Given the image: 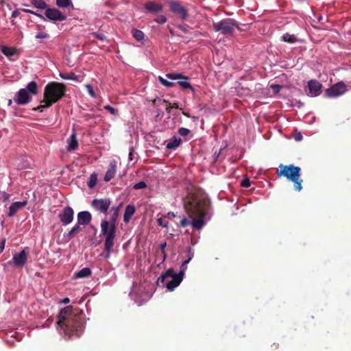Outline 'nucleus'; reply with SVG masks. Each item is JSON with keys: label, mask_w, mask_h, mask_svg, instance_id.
<instances>
[{"label": "nucleus", "mask_w": 351, "mask_h": 351, "mask_svg": "<svg viewBox=\"0 0 351 351\" xmlns=\"http://www.w3.org/2000/svg\"><path fill=\"white\" fill-rule=\"evenodd\" d=\"M20 14L19 10H14L12 13V18H16Z\"/></svg>", "instance_id": "obj_52"}, {"label": "nucleus", "mask_w": 351, "mask_h": 351, "mask_svg": "<svg viewBox=\"0 0 351 351\" xmlns=\"http://www.w3.org/2000/svg\"><path fill=\"white\" fill-rule=\"evenodd\" d=\"M28 252L25 250H23L19 253H15L13 255V263L16 267H23L27 262Z\"/></svg>", "instance_id": "obj_15"}, {"label": "nucleus", "mask_w": 351, "mask_h": 351, "mask_svg": "<svg viewBox=\"0 0 351 351\" xmlns=\"http://www.w3.org/2000/svg\"><path fill=\"white\" fill-rule=\"evenodd\" d=\"M131 34L137 41H141L144 39L145 34L141 30L133 29Z\"/></svg>", "instance_id": "obj_28"}, {"label": "nucleus", "mask_w": 351, "mask_h": 351, "mask_svg": "<svg viewBox=\"0 0 351 351\" xmlns=\"http://www.w3.org/2000/svg\"><path fill=\"white\" fill-rule=\"evenodd\" d=\"M87 88L88 89V92H89V94L92 96V97H95V92L92 88V86L90 85H88L87 86Z\"/></svg>", "instance_id": "obj_51"}, {"label": "nucleus", "mask_w": 351, "mask_h": 351, "mask_svg": "<svg viewBox=\"0 0 351 351\" xmlns=\"http://www.w3.org/2000/svg\"><path fill=\"white\" fill-rule=\"evenodd\" d=\"M105 237L104 241V257L106 258H109L110 256L111 252L112 251V247L114 245V239L115 237L104 235Z\"/></svg>", "instance_id": "obj_17"}, {"label": "nucleus", "mask_w": 351, "mask_h": 351, "mask_svg": "<svg viewBox=\"0 0 351 351\" xmlns=\"http://www.w3.org/2000/svg\"><path fill=\"white\" fill-rule=\"evenodd\" d=\"M215 32H219L223 34H232L235 28H239L238 25L233 19H225L213 25Z\"/></svg>", "instance_id": "obj_7"}, {"label": "nucleus", "mask_w": 351, "mask_h": 351, "mask_svg": "<svg viewBox=\"0 0 351 351\" xmlns=\"http://www.w3.org/2000/svg\"><path fill=\"white\" fill-rule=\"evenodd\" d=\"M8 106H11L12 104V100L11 99H8Z\"/></svg>", "instance_id": "obj_61"}, {"label": "nucleus", "mask_w": 351, "mask_h": 351, "mask_svg": "<svg viewBox=\"0 0 351 351\" xmlns=\"http://www.w3.org/2000/svg\"><path fill=\"white\" fill-rule=\"evenodd\" d=\"M158 80L164 86L167 87V88H171L176 85L175 83L167 81V80L164 79L161 76L158 77Z\"/></svg>", "instance_id": "obj_34"}, {"label": "nucleus", "mask_w": 351, "mask_h": 351, "mask_svg": "<svg viewBox=\"0 0 351 351\" xmlns=\"http://www.w3.org/2000/svg\"><path fill=\"white\" fill-rule=\"evenodd\" d=\"M45 16L53 21H62L66 20V16L62 14L59 10L56 8H47L45 12Z\"/></svg>", "instance_id": "obj_14"}, {"label": "nucleus", "mask_w": 351, "mask_h": 351, "mask_svg": "<svg viewBox=\"0 0 351 351\" xmlns=\"http://www.w3.org/2000/svg\"><path fill=\"white\" fill-rule=\"evenodd\" d=\"M166 217L169 219L174 218L176 217V214L173 212H169Z\"/></svg>", "instance_id": "obj_53"}, {"label": "nucleus", "mask_w": 351, "mask_h": 351, "mask_svg": "<svg viewBox=\"0 0 351 351\" xmlns=\"http://www.w3.org/2000/svg\"><path fill=\"white\" fill-rule=\"evenodd\" d=\"M5 239H3L0 242V252H3L5 248Z\"/></svg>", "instance_id": "obj_50"}, {"label": "nucleus", "mask_w": 351, "mask_h": 351, "mask_svg": "<svg viewBox=\"0 0 351 351\" xmlns=\"http://www.w3.org/2000/svg\"><path fill=\"white\" fill-rule=\"evenodd\" d=\"M74 211L70 206L65 207L58 215V217L64 226H66L73 220Z\"/></svg>", "instance_id": "obj_13"}, {"label": "nucleus", "mask_w": 351, "mask_h": 351, "mask_svg": "<svg viewBox=\"0 0 351 351\" xmlns=\"http://www.w3.org/2000/svg\"><path fill=\"white\" fill-rule=\"evenodd\" d=\"M282 40L285 42L289 43H293L296 41V38L294 35L289 34L288 33L285 34L282 36Z\"/></svg>", "instance_id": "obj_33"}, {"label": "nucleus", "mask_w": 351, "mask_h": 351, "mask_svg": "<svg viewBox=\"0 0 351 351\" xmlns=\"http://www.w3.org/2000/svg\"><path fill=\"white\" fill-rule=\"evenodd\" d=\"M97 176L96 173H93L90 175L89 181L88 182V186L90 189H93L97 183Z\"/></svg>", "instance_id": "obj_32"}, {"label": "nucleus", "mask_w": 351, "mask_h": 351, "mask_svg": "<svg viewBox=\"0 0 351 351\" xmlns=\"http://www.w3.org/2000/svg\"><path fill=\"white\" fill-rule=\"evenodd\" d=\"M56 3L60 8H66L70 5L73 7L71 0H56Z\"/></svg>", "instance_id": "obj_29"}, {"label": "nucleus", "mask_w": 351, "mask_h": 351, "mask_svg": "<svg viewBox=\"0 0 351 351\" xmlns=\"http://www.w3.org/2000/svg\"><path fill=\"white\" fill-rule=\"evenodd\" d=\"M32 14H34V15H36V16H37L40 17V19H43V20H45V18L44 17V16H43V15H42V14H40L37 13L36 12H34V13H32Z\"/></svg>", "instance_id": "obj_56"}, {"label": "nucleus", "mask_w": 351, "mask_h": 351, "mask_svg": "<svg viewBox=\"0 0 351 351\" xmlns=\"http://www.w3.org/2000/svg\"><path fill=\"white\" fill-rule=\"evenodd\" d=\"M32 5L39 10H45L47 8L48 5L43 0H31Z\"/></svg>", "instance_id": "obj_27"}, {"label": "nucleus", "mask_w": 351, "mask_h": 351, "mask_svg": "<svg viewBox=\"0 0 351 351\" xmlns=\"http://www.w3.org/2000/svg\"><path fill=\"white\" fill-rule=\"evenodd\" d=\"M275 86H276V88H280V86H279V85H276Z\"/></svg>", "instance_id": "obj_64"}, {"label": "nucleus", "mask_w": 351, "mask_h": 351, "mask_svg": "<svg viewBox=\"0 0 351 351\" xmlns=\"http://www.w3.org/2000/svg\"><path fill=\"white\" fill-rule=\"evenodd\" d=\"M171 107L175 108H178V104L174 103Z\"/></svg>", "instance_id": "obj_60"}, {"label": "nucleus", "mask_w": 351, "mask_h": 351, "mask_svg": "<svg viewBox=\"0 0 351 351\" xmlns=\"http://www.w3.org/2000/svg\"><path fill=\"white\" fill-rule=\"evenodd\" d=\"M3 196H4V199L5 200H8L10 197V195L9 194H7V193H3Z\"/></svg>", "instance_id": "obj_59"}, {"label": "nucleus", "mask_w": 351, "mask_h": 351, "mask_svg": "<svg viewBox=\"0 0 351 351\" xmlns=\"http://www.w3.org/2000/svg\"><path fill=\"white\" fill-rule=\"evenodd\" d=\"M68 148L67 149L69 151L71 150H75L78 147V142L77 140V136L75 132H73L70 137L69 138L68 141Z\"/></svg>", "instance_id": "obj_23"}, {"label": "nucleus", "mask_w": 351, "mask_h": 351, "mask_svg": "<svg viewBox=\"0 0 351 351\" xmlns=\"http://www.w3.org/2000/svg\"><path fill=\"white\" fill-rule=\"evenodd\" d=\"M181 138L173 136V138L167 144L166 147L169 149H174L177 148L181 143Z\"/></svg>", "instance_id": "obj_26"}, {"label": "nucleus", "mask_w": 351, "mask_h": 351, "mask_svg": "<svg viewBox=\"0 0 351 351\" xmlns=\"http://www.w3.org/2000/svg\"><path fill=\"white\" fill-rule=\"evenodd\" d=\"M180 226L183 227V228H186L189 225H191V220L189 219L188 218L186 217H184L181 221H180Z\"/></svg>", "instance_id": "obj_40"}, {"label": "nucleus", "mask_w": 351, "mask_h": 351, "mask_svg": "<svg viewBox=\"0 0 351 351\" xmlns=\"http://www.w3.org/2000/svg\"><path fill=\"white\" fill-rule=\"evenodd\" d=\"M27 204V201H23V202H13L10 208H9V212L8 213V217H13L16 215V213L21 209H22L23 207H25Z\"/></svg>", "instance_id": "obj_19"}, {"label": "nucleus", "mask_w": 351, "mask_h": 351, "mask_svg": "<svg viewBox=\"0 0 351 351\" xmlns=\"http://www.w3.org/2000/svg\"><path fill=\"white\" fill-rule=\"evenodd\" d=\"M194 34H195V36H198L199 34V33L198 32H195L194 33Z\"/></svg>", "instance_id": "obj_62"}, {"label": "nucleus", "mask_w": 351, "mask_h": 351, "mask_svg": "<svg viewBox=\"0 0 351 351\" xmlns=\"http://www.w3.org/2000/svg\"><path fill=\"white\" fill-rule=\"evenodd\" d=\"M111 204L109 199H94L91 202V206L96 210L106 214Z\"/></svg>", "instance_id": "obj_11"}, {"label": "nucleus", "mask_w": 351, "mask_h": 351, "mask_svg": "<svg viewBox=\"0 0 351 351\" xmlns=\"http://www.w3.org/2000/svg\"><path fill=\"white\" fill-rule=\"evenodd\" d=\"M36 38L47 39L49 38V34L45 32L39 31L36 35Z\"/></svg>", "instance_id": "obj_39"}, {"label": "nucleus", "mask_w": 351, "mask_h": 351, "mask_svg": "<svg viewBox=\"0 0 351 351\" xmlns=\"http://www.w3.org/2000/svg\"><path fill=\"white\" fill-rule=\"evenodd\" d=\"M279 168L280 169L276 172L278 177L286 178L289 181L293 182V187L296 191H302L303 180L300 178L301 168L293 165H285L283 164H280Z\"/></svg>", "instance_id": "obj_3"}, {"label": "nucleus", "mask_w": 351, "mask_h": 351, "mask_svg": "<svg viewBox=\"0 0 351 351\" xmlns=\"http://www.w3.org/2000/svg\"><path fill=\"white\" fill-rule=\"evenodd\" d=\"M302 138V136L300 133H298L297 135L295 136V139L296 141H301Z\"/></svg>", "instance_id": "obj_55"}, {"label": "nucleus", "mask_w": 351, "mask_h": 351, "mask_svg": "<svg viewBox=\"0 0 351 351\" xmlns=\"http://www.w3.org/2000/svg\"><path fill=\"white\" fill-rule=\"evenodd\" d=\"M61 78L64 80H76L77 76L74 73H60V74Z\"/></svg>", "instance_id": "obj_35"}, {"label": "nucleus", "mask_w": 351, "mask_h": 351, "mask_svg": "<svg viewBox=\"0 0 351 351\" xmlns=\"http://www.w3.org/2000/svg\"><path fill=\"white\" fill-rule=\"evenodd\" d=\"M58 324L64 328L65 333L69 337L75 335L79 337L85 327L84 314L78 311L75 313L72 306H66L59 313Z\"/></svg>", "instance_id": "obj_2"}, {"label": "nucleus", "mask_w": 351, "mask_h": 351, "mask_svg": "<svg viewBox=\"0 0 351 351\" xmlns=\"http://www.w3.org/2000/svg\"><path fill=\"white\" fill-rule=\"evenodd\" d=\"M158 225L164 228H168V223H164V220L162 217L157 219Z\"/></svg>", "instance_id": "obj_46"}, {"label": "nucleus", "mask_w": 351, "mask_h": 351, "mask_svg": "<svg viewBox=\"0 0 351 351\" xmlns=\"http://www.w3.org/2000/svg\"><path fill=\"white\" fill-rule=\"evenodd\" d=\"M69 302H70V300H69V298H64V299L62 300V302L63 304H67V303H69Z\"/></svg>", "instance_id": "obj_58"}, {"label": "nucleus", "mask_w": 351, "mask_h": 351, "mask_svg": "<svg viewBox=\"0 0 351 351\" xmlns=\"http://www.w3.org/2000/svg\"><path fill=\"white\" fill-rule=\"evenodd\" d=\"M169 9L171 12L183 21L186 20L189 16L187 9L182 6L178 1L169 2Z\"/></svg>", "instance_id": "obj_10"}, {"label": "nucleus", "mask_w": 351, "mask_h": 351, "mask_svg": "<svg viewBox=\"0 0 351 351\" xmlns=\"http://www.w3.org/2000/svg\"><path fill=\"white\" fill-rule=\"evenodd\" d=\"M66 94V86L60 82H51L48 83L44 90L43 97L48 101L47 106H52L58 101Z\"/></svg>", "instance_id": "obj_4"}, {"label": "nucleus", "mask_w": 351, "mask_h": 351, "mask_svg": "<svg viewBox=\"0 0 351 351\" xmlns=\"http://www.w3.org/2000/svg\"><path fill=\"white\" fill-rule=\"evenodd\" d=\"M192 256H193V255H189V258H188L187 260H185V261L182 263V264H183L184 265H186L190 262V261L191 260Z\"/></svg>", "instance_id": "obj_54"}, {"label": "nucleus", "mask_w": 351, "mask_h": 351, "mask_svg": "<svg viewBox=\"0 0 351 351\" xmlns=\"http://www.w3.org/2000/svg\"><path fill=\"white\" fill-rule=\"evenodd\" d=\"M144 8L147 12L156 14L162 10L163 6L155 1H149L145 3Z\"/></svg>", "instance_id": "obj_18"}, {"label": "nucleus", "mask_w": 351, "mask_h": 351, "mask_svg": "<svg viewBox=\"0 0 351 351\" xmlns=\"http://www.w3.org/2000/svg\"><path fill=\"white\" fill-rule=\"evenodd\" d=\"M14 101L19 106H24L32 101V96L26 89L21 88L15 95Z\"/></svg>", "instance_id": "obj_12"}, {"label": "nucleus", "mask_w": 351, "mask_h": 351, "mask_svg": "<svg viewBox=\"0 0 351 351\" xmlns=\"http://www.w3.org/2000/svg\"><path fill=\"white\" fill-rule=\"evenodd\" d=\"M241 185L244 188H247L250 186L251 182L249 178H246L241 181Z\"/></svg>", "instance_id": "obj_43"}, {"label": "nucleus", "mask_w": 351, "mask_h": 351, "mask_svg": "<svg viewBox=\"0 0 351 351\" xmlns=\"http://www.w3.org/2000/svg\"><path fill=\"white\" fill-rule=\"evenodd\" d=\"M208 198L194 193L189 194L184 200V206L191 219V226L194 230H199L205 224L204 219L210 209Z\"/></svg>", "instance_id": "obj_1"}, {"label": "nucleus", "mask_w": 351, "mask_h": 351, "mask_svg": "<svg viewBox=\"0 0 351 351\" xmlns=\"http://www.w3.org/2000/svg\"><path fill=\"white\" fill-rule=\"evenodd\" d=\"M21 11H23L24 12H27V13H30V14L34 13L33 10H29V9H21Z\"/></svg>", "instance_id": "obj_57"}, {"label": "nucleus", "mask_w": 351, "mask_h": 351, "mask_svg": "<svg viewBox=\"0 0 351 351\" xmlns=\"http://www.w3.org/2000/svg\"><path fill=\"white\" fill-rule=\"evenodd\" d=\"M25 89L27 90V93H29L31 96L37 95L38 92V84L34 81L28 83Z\"/></svg>", "instance_id": "obj_24"}, {"label": "nucleus", "mask_w": 351, "mask_h": 351, "mask_svg": "<svg viewBox=\"0 0 351 351\" xmlns=\"http://www.w3.org/2000/svg\"><path fill=\"white\" fill-rule=\"evenodd\" d=\"M122 204L118 206H112L110 211L109 220H102L101 223V232L103 235L115 237L117 220L119 217L120 207Z\"/></svg>", "instance_id": "obj_5"}, {"label": "nucleus", "mask_w": 351, "mask_h": 351, "mask_svg": "<svg viewBox=\"0 0 351 351\" xmlns=\"http://www.w3.org/2000/svg\"><path fill=\"white\" fill-rule=\"evenodd\" d=\"M169 32L171 33V34H173V31L171 29H169Z\"/></svg>", "instance_id": "obj_63"}, {"label": "nucleus", "mask_w": 351, "mask_h": 351, "mask_svg": "<svg viewBox=\"0 0 351 351\" xmlns=\"http://www.w3.org/2000/svg\"><path fill=\"white\" fill-rule=\"evenodd\" d=\"M162 101V103L166 104V105H167L166 110L167 111V112H169H169H171V108H172V107L171 106V104H170V102H169V101L165 100V99H163Z\"/></svg>", "instance_id": "obj_49"}, {"label": "nucleus", "mask_w": 351, "mask_h": 351, "mask_svg": "<svg viewBox=\"0 0 351 351\" xmlns=\"http://www.w3.org/2000/svg\"><path fill=\"white\" fill-rule=\"evenodd\" d=\"M186 269V265H184L183 264H182V265L180 267V272L177 274L181 275L182 278H183Z\"/></svg>", "instance_id": "obj_48"}, {"label": "nucleus", "mask_w": 351, "mask_h": 351, "mask_svg": "<svg viewBox=\"0 0 351 351\" xmlns=\"http://www.w3.org/2000/svg\"><path fill=\"white\" fill-rule=\"evenodd\" d=\"M181 275L174 272L173 269L169 268L158 278V281L163 285L165 283L167 289L171 291H173L182 281Z\"/></svg>", "instance_id": "obj_6"}, {"label": "nucleus", "mask_w": 351, "mask_h": 351, "mask_svg": "<svg viewBox=\"0 0 351 351\" xmlns=\"http://www.w3.org/2000/svg\"><path fill=\"white\" fill-rule=\"evenodd\" d=\"M1 51L6 56H12L15 54L16 49L14 48L3 46Z\"/></svg>", "instance_id": "obj_31"}, {"label": "nucleus", "mask_w": 351, "mask_h": 351, "mask_svg": "<svg viewBox=\"0 0 351 351\" xmlns=\"http://www.w3.org/2000/svg\"><path fill=\"white\" fill-rule=\"evenodd\" d=\"M92 274V271L90 268L88 267H84L77 272H75L74 274L75 278H87L90 276Z\"/></svg>", "instance_id": "obj_25"}, {"label": "nucleus", "mask_w": 351, "mask_h": 351, "mask_svg": "<svg viewBox=\"0 0 351 351\" xmlns=\"http://www.w3.org/2000/svg\"><path fill=\"white\" fill-rule=\"evenodd\" d=\"M135 210H136L135 207L133 205L130 204L125 207V213H124V215H123V221L125 223H128L130 221L132 216L134 214Z\"/></svg>", "instance_id": "obj_22"}, {"label": "nucleus", "mask_w": 351, "mask_h": 351, "mask_svg": "<svg viewBox=\"0 0 351 351\" xmlns=\"http://www.w3.org/2000/svg\"><path fill=\"white\" fill-rule=\"evenodd\" d=\"M178 28L179 29H180L182 32H183L184 33H188L189 27L186 24H183V25H178Z\"/></svg>", "instance_id": "obj_44"}, {"label": "nucleus", "mask_w": 351, "mask_h": 351, "mask_svg": "<svg viewBox=\"0 0 351 351\" xmlns=\"http://www.w3.org/2000/svg\"><path fill=\"white\" fill-rule=\"evenodd\" d=\"M117 172V162L115 160H112L110 162L109 165V168L108 171L106 173V175L104 176V181L109 182L110 180H112Z\"/></svg>", "instance_id": "obj_21"}, {"label": "nucleus", "mask_w": 351, "mask_h": 351, "mask_svg": "<svg viewBox=\"0 0 351 351\" xmlns=\"http://www.w3.org/2000/svg\"><path fill=\"white\" fill-rule=\"evenodd\" d=\"M147 186L146 182L144 181H141L136 184H135L133 186L134 189H144Z\"/></svg>", "instance_id": "obj_41"}, {"label": "nucleus", "mask_w": 351, "mask_h": 351, "mask_svg": "<svg viewBox=\"0 0 351 351\" xmlns=\"http://www.w3.org/2000/svg\"><path fill=\"white\" fill-rule=\"evenodd\" d=\"M190 133V130L187 128H181L179 129L178 130V134L180 135V136H187Z\"/></svg>", "instance_id": "obj_42"}, {"label": "nucleus", "mask_w": 351, "mask_h": 351, "mask_svg": "<svg viewBox=\"0 0 351 351\" xmlns=\"http://www.w3.org/2000/svg\"><path fill=\"white\" fill-rule=\"evenodd\" d=\"M104 109L108 110L112 114H115L117 112V110L114 108H112V106H108V105L105 106Z\"/></svg>", "instance_id": "obj_47"}, {"label": "nucleus", "mask_w": 351, "mask_h": 351, "mask_svg": "<svg viewBox=\"0 0 351 351\" xmlns=\"http://www.w3.org/2000/svg\"><path fill=\"white\" fill-rule=\"evenodd\" d=\"M166 77L170 80H178V84L183 89H190L193 92L195 91L194 88L189 82V77L182 75L180 73H169L166 74Z\"/></svg>", "instance_id": "obj_8"}, {"label": "nucleus", "mask_w": 351, "mask_h": 351, "mask_svg": "<svg viewBox=\"0 0 351 351\" xmlns=\"http://www.w3.org/2000/svg\"><path fill=\"white\" fill-rule=\"evenodd\" d=\"M167 246V243L163 242L160 244V249L161 250L162 254V263H163L166 258H167V253L165 252V247Z\"/></svg>", "instance_id": "obj_37"}, {"label": "nucleus", "mask_w": 351, "mask_h": 351, "mask_svg": "<svg viewBox=\"0 0 351 351\" xmlns=\"http://www.w3.org/2000/svg\"><path fill=\"white\" fill-rule=\"evenodd\" d=\"M42 102H43L44 104H42V105H40V106H37L36 108H34L33 110L42 112L43 108H49V107L51 106H47L48 104V101H47L45 99H43V101Z\"/></svg>", "instance_id": "obj_36"}, {"label": "nucleus", "mask_w": 351, "mask_h": 351, "mask_svg": "<svg viewBox=\"0 0 351 351\" xmlns=\"http://www.w3.org/2000/svg\"><path fill=\"white\" fill-rule=\"evenodd\" d=\"M308 87L309 89L308 95L311 97H316L320 95L322 85L319 81L311 80L308 82Z\"/></svg>", "instance_id": "obj_16"}, {"label": "nucleus", "mask_w": 351, "mask_h": 351, "mask_svg": "<svg viewBox=\"0 0 351 351\" xmlns=\"http://www.w3.org/2000/svg\"><path fill=\"white\" fill-rule=\"evenodd\" d=\"M167 18L164 15H158L156 19H154V21L159 24H164L167 22Z\"/></svg>", "instance_id": "obj_38"}, {"label": "nucleus", "mask_w": 351, "mask_h": 351, "mask_svg": "<svg viewBox=\"0 0 351 351\" xmlns=\"http://www.w3.org/2000/svg\"><path fill=\"white\" fill-rule=\"evenodd\" d=\"M346 91V85L343 82H340L327 88L325 95L328 97H337L343 95Z\"/></svg>", "instance_id": "obj_9"}, {"label": "nucleus", "mask_w": 351, "mask_h": 351, "mask_svg": "<svg viewBox=\"0 0 351 351\" xmlns=\"http://www.w3.org/2000/svg\"><path fill=\"white\" fill-rule=\"evenodd\" d=\"M80 230H81V228H80V225L79 224L75 225L68 233L67 237H68L69 239L70 240V239H73L76 234H77L78 232H80Z\"/></svg>", "instance_id": "obj_30"}, {"label": "nucleus", "mask_w": 351, "mask_h": 351, "mask_svg": "<svg viewBox=\"0 0 351 351\" xmlns=\"http://www.w3.org/2000/svg\"><path fill=\"white\" fill-rule=\"evenodd\" d=\"M92 215L88 211H81L77 214V224L86 225L90 222Z\"/></svg>", "instance_id": "obj_20"}, {"label": "nucleus", "mask_w": 351, "mask_h": 351, "mask_svg": "<svg viewBox=\"0 0 351 351\" xmlns=\"http://www.w3.org/2000/svg\"><path fill=\"white\" fill-rule=\"evenodd\" d=\"M93 35L101 40H106V36L102 33H93Z\"/></svg>", "instance_id": "obj_45"}]
</instances>
